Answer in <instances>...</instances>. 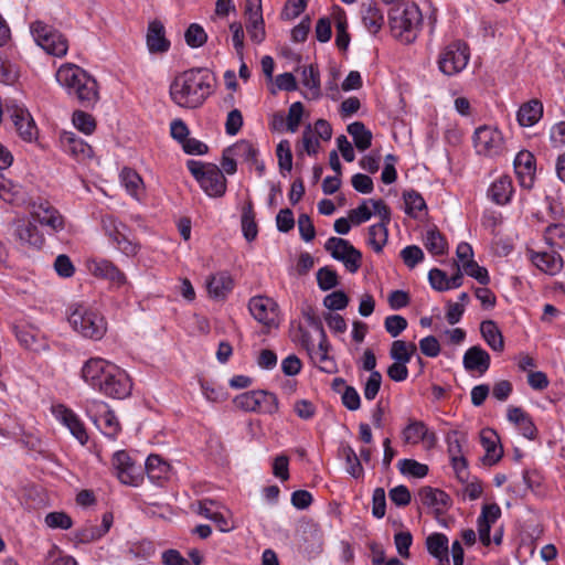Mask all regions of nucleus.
<instances>
[{
  "label": "nucleus",
  "mask_w": 565,
  "mask_h": 565,
  "mask_svg": "<svg viewBox=\"0 0 565 565\" xmlns=\"http://www.w3.org/2000/svg\"><path fill=\"white\" fill-rule=\"evenodd\" d=\"M81 377L94 390L111 398H125L131 393L128 374L116 364L102 359L90 358L82 366Z\"/></svg>",
  "instance_id": "f257e3e1"
},
{
  "label": "nucleus",
  "mask_w": 565,
  "mask_h": 565,
  "mask_svg": "<svg viewBox=\"0 0 565 565\" xmlns=\"http://www.w3.org/2000/svg\"><path fill=\"white\" fill-rule=\"evenodd\" d=\"M214 85L215 77L207 68H190L174 77L170 85V97L178 106L194 109L204 104Z\"/></svg>",
  "instance_id": "f03ea898"
},
{
  "label": "nucleus",
  "mask_w": 565,
  "mask_h": 565,
  "mask_svg": "<svg viewBox=\"0 0 565 565\" xmlns=\"http://www.w3.org/2000/svg\"><path fill=\"white\" fill-rule=\"evenodd\" d=\"M56 81L83 107H92L99 99L95 78L75 64L62 65L56 72Z\"/></svg>",
  "instance_id": "7ed1b4c3"
},
{
  "label": "nucleus",
  "mask_w": 565,
  "mask_h": 565,
  "mask_svg": "<svg viewBox=\"0 0 565 565\" xmlns=\"http://www.w3.org/2000/svg\"><path fill=\"white\" fill-rule=\"evenodd\" d=\"M388 10V26L393 38L411 44L418 38L423 26V14L414 2H394Z\"/></svg>",
  "instance_id": "20e7f679"
},
{
  "label": "nucleus",
  "mask_w": 565,
  "mask_h": 565,
  "mask_svg": "<svg viewBox=\"0 0 565 565\" xmlns=\"http://www.w3.org/2000/svg\"><path fill=\"white\" fill-rule=\"evenodd\" d=\"M186 167L209 196L221 198L225 194L227 181L216 164L189 160Z\"/></svg>",
  "instance_id": "39448f33"
},
{
  "label": "nucleus",
  "mask_w": 565,
  "mask_h": 565,
  "mask_svg": "<svg viewBox=\"0 0 565 565\" xmlns=\"http://www.w3.org/2000/svg\"><path fill=\"white\" fill-rule=\"evenodd\" d=\"M68 322L76 332L92 340H100L107 331L105 318L98 311L83 305L73 309Z\"/></svg>",
  "instance_id": "423d86ee"
},
{
  "label": "nucleus",
  "mask_w": 565,
  "mask_h": 565,
  "mask_svg": "<svg viewBox=\"0 0 565 565\" xmlns=\"http://www.w3.org/2000/svg\"><path fill=\"white\" fill-rule=\"evenodd\" d=\"M31 31L36 43L49 54L62 57L67 53L66 38L53 26L41 21L32 23Z\"/></svg>",
  "instance_id": "0eeeda50"
},
{
  "label": "nucleus",
  "mask_w": 565,
  "mask_h": 565,
  "mask_svg": "<svg viewBox=\"0 0 565 565\" xmlns=\"http://www.w3.org/2000/svg\"><path fill=\"white\" fill-rule=\"evenodd\" d=\"M105 234L113 244L125 255L135 256L138 253V244L130 237V230L114 215L106 214L100 220Z\"/></svg>",
  "instance_id": "6e6552de"
},
{
  "label": "nucleus",
  "mask_w": 565,
  "mask_h": 565,
  "mask_svg": "<svg viewBox=\"0 0 565 565\" xmlns=\"http://www.w3.org/2000/svg\"><path fill=\"white\" fill-rule=\"evenodd\" d=\"M469 57L468 45L458 40L443 49L438 57V67L443 74L454 76L466 68Z\"/></svg>",
  "instance_id": "1a4fd4ad"
},
{
  "label": "nucleus",
  "mask_w": 565,
  "mask_h": 565,
  "mask_svg": "<svg viewBox=\"0 0 565 565\" xmlns=\"http://www.w3.org/2000/svg\"><path fill=\"white\" fill-rule=\"evenodd\" d=\"M30 218L47 227L50 233H58L65 227V220L60 211L49 201L39 199L30 204Z\"/></svg>",
  "instance_id": "9d476101"
},
{
  "label": "nucleus",
  "mask_w": 565,
  "mask_h": 565,
  "mask_svg": "<svg viewBox=\"0 0 565 565\" xmlns=\"http://www.w3.org/2000/svg\"><path fill=\"white\" fill-rule=\"evenodd\" d=\"M113 467L116 476L124 484L138 487L142 480V469L131 460L128 452L124 450L116 451L113 456Z\"/></svg>",
  "instance_id": "9b49d317"
},
{
  "label": "nucleus",
  "mask_w": 565,
  "mask_h": 565,
  "mask_svg": "<svg viewBox=\"0 0 565 565\" xmlns=\"http://www.w3.org/2000/svg\"><path fill=\"white\" fill-rule=\"evenodd\" d=\"M476 151L484 156H498L503 151V137L497 128L482 126L473 135Z\"/></svg>",
  "instance_id": "f8f14e48"
},
{
  "label": "nucleus",
  "mask_w": 565,
  "mask_h": 565,
  "mask_svg": "<svg viewBox=\"0 0 565 565\" xmlns=\"http://www.w3.org/2000/svg\"><path fill=\"white\" fill-rule=\"evenodd\" d=\"M8 114L22 140L26 142L36 140L39 130L33 117L25 107L12 104L8 106Z\"/></svg>",
  "instance_id": "ddd939ff"
},
{
  "label": "nucleus",
  "mask_w": 565,
  "mask_h": 565,
  "mask_svg": "<svg viewBox=\"0 0 565 565\" xmlns=\"http://www.w3.org/2000/svg\"><path fill=\"white\" fill-rule=\"evenodd\" d=\"M248 310L250 315L264 326H278V305L266 296H255L249 299Z\"/></svg>",
  "instance_id": "4468645a"
},
{
  "label": "nucleus",
  "mask_w": 565,
  "mask_h": 565,
  "mask_svg": "<svg viewBox=\"0 0 565 565\" xmlns=\"http://www.w3.org/2000/svg\"><path fill=\"white\" fill-rule=\"evenodd\" d=\"M13 236L22 246L40 249L45 239L38 226L31 220H18L13 224Z\"/></svg>",
  "instance_id": "2eb2a0df"
},
{
  "label": "nucleus",
  "mask_w": 565,
  "mask_h": 565,
  "mask_svg": "<svg viewBox=\"0 0 565 565\" xmlns=\"http://www.w3.org/2000/svg\"><path fill=\"white\" fill-rule=\"evenodd\" d=\"M513 164L520 185L524 189H532L536 171V161L533 153L527 150L520 151Z\"/></svg>",
  "instance_id": "dca6fc26"
},
{
  "label": "nucleus",
  "mask_w": 565,
  "mask_h": 565,
  "mask_svg": "<svg viewBox=\"0 0 565 565\" xmlns=\"http://www.w3.org/2000/svg\"><path fill=\"white\" fill-rule=\"evenodd\" d=\"M527 255L532 264L547 275H556L563 269V258L556 250L535 252L529 249Z\"/></svg>",
  "instance_id": "f3484780"
},
{
  "label": "nucleus",
  "mask_w": 565,
  "mask_h": 565,
  "mask_svg": "<svg viewBox=\"0 0 565 565\" xmlns=\"http://www.w3.org/2000/svg\"><path fill=\"white\" fill-rule=\"evenodd\" d=\"M418 498L422 504L433 509L437 516L450 505V497L445 491L429 486L419 489Z\"/></svg>",
  "instance_id": "a211bd4d"
},
{
  "label": "nucleus",
  "mask_w": 565,
  "mask_h": 565,
  "mask_svg": "<svg viewBox=\"0 0 565 565\" xmlns=\"http://www.w3.org/2000/svg\"><path fill=\"white\" fill-rule=\"evenodd\" d=\"M402 439L407 445H418L420 441H428L430 445H434L436 435L428 430L424 422L409 419L406 427L402 430Z\"/></svg>",
  "instance_id": "6ab92c4d"
},
{
  "label": "nucleus",
  "mask_w": 565,
  "mask_h": 565,
  "mask_svg": "<svg viewBox=\"0 0 565 565\" xmlns=\"http://www.w3.org/2000/svg\"><path fill=\"white\" fill-rule=\"evenodd\" d=\"M147 46L150 53H166L170 49V41L166 38L164 25L153 20L148 25Z\"/></svg>",
  "instance_id": "aec40b11"
},
{
  "label": "nucleus",
  "mask_w": 565,
  "mask_h": 565,
  "mask_svg": "<svg viewBox=\"0 0 565 565\" xmlns=\"http://www.w3.org/2000/svg\"><path fill=\"white\" fill-rule=\"evenodd\" d=\"M462 363L467 371L483 374L490 367V355L480 345H473L463 354Z\"/></svg>",
  "instance_id": "412c9836"
},
{
  "label": "nucleus",
  "mask_w": 565,
  "mask_h": 565,
  "mask_svg": "<svg viewBox=\"0 0 565 565\" xmlns=\"http://www.w3.org/2000/svg\"><path fill=\"white\" fill-rule=\"evenodd\" d=\"M60 143L66 153L78 159L89 158L93 154L92 147L72 131H63Z\"/></svg>",
  "instance_id": "4be33fe9"
},
{
  "label": "nucleus",
  "mask_w": 565,
  "mask_h": 565,
  "mask_svg": "<svg viewBox=\"0 0 565 565\" xmlns=\"http://www.w3.org/2000/svg\"><path fill=\"white\" fill-rule=\"evenodd\" d=\"M480 443L486 451L482 458L484 465L492 466L497 463L502 455V447L499 445V437L492 429H483L480 434Z\"/></svg>",
  "instance_id": "5701e85b"
},
{
  "label": "nucleus",
  "mask_w": 565,
  "mask_h": 565,
  "mask_svg": "<svg viewBox=\"0 0 565 565\" xmlns=\"http://www.w3.org/2000/svg\"><path fill=\"white\" fill-rule=\"evenodd\" d=\"M331 345L328 338H320L318 347L311 348L308 352L311 361L319 366V369L327 373H333L335 371V363L329 356V350Z\"/></svg>",
  "instance_id": "b1692460"
},
{
  "label": "nucleus",
  "mask_w": 565,
  "mask_h": 565,
  "mask_svg": "<svg viewBox=\"0 0 565 565\" xmlns=\"http://www.w3.org/2000/svg\"><path fill=\"white\" fill-rule=\"evenodd\" d=\"M207 291L215 299H224L233 289L234 281L226 271L212 275L206 282Z\"/></svg>",
  "instance_id": "393cba45"
},
{
  "label": "nucleus",
  "mask_w": 565,
  "mask_h": 565,
  "mask_svg": "<svg viewBox=\"0 0 565 565\" xmlns=\"http://www.w3.org/2000/svg\"><path fill=\"white\" fill-rule=\"evenodd\" d=\"M57 417L61 418L62 423L70 429L72 435L82 444H86L88 435L83 423L78 417L68 408L60 405L57 407Z\"/></svg>",
  "instance_id": "a878e982"
},
{
  "label": "nucleus",
  "mask_w": 565,
  "mask_h": 565,
  "mask_svg": "<svg viewBox=\"0 0 565 565\" xmlns=\"http://www.w3.org/2000/svg\"><path fill=\"white\" fill-rule=\"evenodd\" d=\"M512 193V180L510 177L503 175L492 182L488 190V198L495 204L504 205L510 202Z\"/></svg>",
  "instance_id": "bb28decb"
},
{
  "label": "nucleus",
  "mask_w": 565,
  "mask_h": 565,
  "mask_svg": "<svg viewBox=\"0 0 565 565\" xmlns=\"http://www.w3.org/2000/svg\"><path fill=\"white\" fill-rule=\"evenodd\" d=\"M0 199L10 204L21 205L25 202L26 192L20 184L13 183L0 172Z\"/></svg>",
  "instance_id": "cd10ccee"
},
{
  "label": "nucleus",
  "mask_w": 565,
  "mask_h": 565,
  "mask_svg": "<svg viewBox=\"0 0 565 565\" xmlns=\"http://www.w3.org/2000/svg\"><path fill=\"white\" fill-rule=\"evenodd\" d=\"M542 116L543 104L539 99H531L524 103L516 114L518 121L522 127L535 125Z\"/></svg>",
  "instance_id": "c85d7f7f"
},
{
  "label": "nucleus",
  "mask_w": 565,
  "mask_h": 565,
  "mask_svg": "<svg viewBox=\"0 0 565 565\" xmlns=\"http://www.w3.org/2000/svg\"><path fill=\"white\" fill-rule=\"evenodd\" d=\"M480 332L487 344L493 351L502 352L504 350L503 335L494 321H482L480 324Z\"/></svg>",
  "instance_id": "c756f323"
},
{
  "label": "nucleus",
  "mask_w": 565,
  "mask_h": 565,
  "mask_svg": "<svg viewBox=\"0 0 565 565\" xmlns=\"http://www.w3.org/2000/svg\"><path fill=\"white\" fill-rule=\"evenodd\" d=\"M426 547L428 553L438 561L449 562L448 556V537L443 533H433L426 539Z\"/></svg>",
  "instance_id": "7c9ffc66"
},
{
  "label": "nucleus",
  "mask_w": 565,
  "mask_h": 565,
  "mask_svg": "<svg viewBox=\"0 0 565 565\" xmlns=\"http://www.w3.org/2000/svg\"><path fill=\"white\" fill-rule=\"evenodd\" d=\"M93 273L96 276L109 279L117 286H121L126 282L125 274L116 267L111 262L102 259L96 262L93 268Z\"/></svg>",
  "instance_id": "2f4dec72"
},
{
  "label": "nucleus",
  "mask_w": 565,
  "mask_h": 565,
  "mask_svg": "<svg viewBox=\"0 0 565 565\" xmlns=\"http://www.w3.org/2000/svg\"><path fill=\"white\" fill-rule=\"evenodd\" d=\"M145 470L150 480L159 482L160 480L168 478L170 465L159 455H150L146 460Z\"/></svg>",
  "instance_id": "473e14b6"
},
{
  "label": "nucleus",
  "mask_w": 565,
  "mask_h": 565,
  "mask_svg": "<svg viewBox=\"0 0 565 565\" xmlns=\"http://www.w3.org/2000/svg\"><path fill=\"white\" fill-rule=\"evenodd\" d=\"M120 181L132 198L139 200L143 194V181L134 169L124 168L120 172Z\"/></svg>",
  "instance_id": "72a5a7b5"
},
{
  "label": "nucleus",
  "mask_w": 565,
  "mask_h": 565,
  "mask_svg": "<svg viewBox=\"0 0 565 565\" xmlns=\"http://www.w3.org/2000/svg\"><path fill=\"white\" fill-rule=\"evenodd\" d=\"M349 135L353 138L355 147L360 151L369 149L372 145V132L361 121H354L347 127Z\"/></svg>",
  "instance_id": "f704fd0d"
},
{
  "label": "nucleus",
  "mask_w": 565,
  "mask_h": 565,
  "mask_svg": "<svg viewBox=\"0 0 565 565\" xmlns=\"http://www.w3.org/2000/svg\"><path fill=\"white\" fill-rule=\"evenodd\" d=\"M362 20L364 26L373 34H376L384 25L383 12L371 3L362 7Z\"/></svg>",
  "instance_id": "c9c22d12"
},
{
  "label": "nucleus",
  "mask_w": 565,
  "mask_h": 565,
  "mask_svg": "<svg viewBox=\"0 0 565 565\" xmlns=\"http://www.w3.org/2000/svg\"><path fill=\"white\" fill-rule=\"evenodd\" d=\"M302 85L310 90L309 95L305 97L309 99H318L321 96L320 90V73L318 67L310 64L302 70Z\"/></svg>",
  "instance_id": "e433bc0d"
},
{
  "label": "nucleus",
  "mask_w": 565,
  "mask_h": 565,
  "mask_svg": "<svg viewBox=\"0 0 565 565\" xmlns=\"http://www.w3.org/2000/svg\"><path fill=\"white\" fill-rule=\"evenodd\" d=\"M242 231L246 241L252 242L257 237L258 227L255 221V212L252 201H248L242 210Z\"/></svg>",
  "instance_id": "4c0bfd02"
},
{
  "label": "nucleus",
  "mask_w": 565,
  "mask_h": 565,
  "mask_svg": "<svg viewBox=\"0 0 565 565\" xmlns=\"http://www.w3.org/2000/svg\"><path fill=\"white\" fill-rule=\"evenodd\" d=\"M228 153H233L236 158L246 162L257 163L258 150L248 140L242 139L228 147Z\"/></svg>",
  "instance_id": "58836bf2"
},
{
  "label": "nucleus",
  "mask_w": 565,
  "mask_h": 565,
  "mask_svg": "<svg viewBox=\"0 0 565 565\" xmlns=\"http://www.w3.org/2000/svg\"><path fill=\"white\" fill-rule=\"evenodd\" d=\"M416 350L417 347L413 342L406 343L403 340H395L391 345L390 356L395 362L408 363Z\"/></svg>",
  "instance_id": "ea45409f"
},
{
  "label": "nucleus",
  "mask_w": 565,
  "mask_h": 565,
  "mask_svg": "<svg viewBox=\"0 0 565 565\" xmlns=\"http://www.w3.org/2000/svg\"><path fill=\"white\" fill-rule=\"evenodd\" d=\"M388 230L386 224L377 223L369 227V245L375 253H381L387 243Z\"/></svg>",
  "instance_id": "a19ab883"
},
{
  "label": "nucleus",
  "mask_w": 565,
  "mask_h": 565,
  "mask_svg": "<svg viewBox=\"0 0 565 565\" xmlns=\"http://www.w3.org/2000/svg\"><path fill=\"white\" fill-rule=\"evenodd\" d=\"M340 455L347 463V472L353 478H360L363 475V467L355 450L350 445L340 448Z\"/></svg>",
  "instance_id": "79ce46f5"
},
{
  "label": "nucleus",
  "mask_w": 565,
  "mask_h": 565,
  "mask_svg": "<svg viewBox=\"0 0 565 565\" xmlns=\"http://www.w3.org/2000/svg\"><path fill=\"white\" fill-rule=\"evenodd\" d=\"M403 199L405 202V213L411 217H417V212H422L427 207L424 198L417 191L404 192Z\"/></svg>",
  "instance_id": "37998d69"
},
{
  "label": "nucleus",
  "mask_w": 565,
  "mask_h": 565,
  "mask_svg": "<svg viewBox=\"0 0 565 565\" xmlns=\"http://www.w3.org/2000/svg\"><path fill=\"white\" fill-rule=\"evenodd\" d=\"M397 466L402 475L414 478H424L427 476L429 470L427 465L414 459H401Z\"/></svg>",
  "instance_id": "c03bdc74"
},
{
  "label": "nucleus",
  "mask_w": 565,
  "mask_h": 565,
  "mask_svg": "<svg viewBox=\"0 0 565 565\" xmlns=\"http://www.w3.org/2000/svg\"><path fill=\"white\" fill-rule=\"evenodd\" d=\"M184 39L190 47L198 49L206 43L207 34L200 24L192 23L186 29L184 33Z\"/></svg>",
  "instance_id": "a18cd8bd"
},
{
  "label": "nucleus",
  "mask_w": 565,
  "mask_h": 565,
  "mask_svg": "<svg viewBox=\"0 0 565 565\" xmlns=\"http://www.w3.org/2000/svg\"><path fill=\"white\" fill-rule=\"evenodd\" d=\"M258 401V412L265 414H275L278 412L279 402L274 393L258 390L256 391Z\"/></svg>",
  "instance_id": "49530a36"
},
{
  "label": "nucleus",
  "mask_w": 565,
  "mask_h": 565,
  "mask_svg": "<svg viewBox=\"0 0 565 565\" xmlns=\"http://www.w3.org/2000/svg\"><path fill=\"white\" fill-rule=\"evenodd\" d=\"M446 241L436 230H429L425 236V247L434 255H443L446 250Z\"/></svg>",
  "instance_id": "de8ad7c7"
},
{
  "label": "nucleus",
  "mask_w": 565,
  "mask_h": 565,
  "mask_svg": "<svg viewBox=\"0 0 565 565\" xmlns=\"http://www.w3.org/2000/svg\"><path fill=\"white\" fill-rule=\"evenodd\" d=\"M334 259L342 262L347 270L354 274L362 265V253L353 246L344 252L342 256H334Z\"/></svg>",
  "instance_id": "09e8293b"
},
{
  "label": "nucleus",
  "mask_w": 565,
  "mask_h": 565,
  "mask_svg": "<svg viewBox=\"0 0 565 565\" xmlns=\"http://www.w3.org/2000/svg\"><path fill=\"white\" fill-rule=\"evenodd\" d=\"M334 259L342 262L347 270L354 274L362 265V253L353 246L344 252L342 256H334Z\"/></svg>",
  "instance_id": "8fccbe9b"
},
{
  "label": "nucleus",
  "mask_w": 565,
  "mask_h": 565,
  "mask_svg": "<svg viewBox=\"0 0 565 565\" xmlns=\"http://www.w3.org/2000/svg\"><path fill=\"white\" fill-rule=\"evenodd\" d=\"M334 259L342 262L347 270L354 274L362 265V253L353 246L344 252L342 256H334Z\"/></svg>",
  "instance_id": "3c124183"
},
{
  "label": "nucleus",
  "mask_w": 565,
  "mask_h": 565,
  "mask_svg": "<svg viewBox=\"0 0 565 565\" xmlns=\"http://www.w3.org/2000/svg\"><path fill=\"white\" fill-rule=\"evenodd\" d=\"M72 120L74 126L85 135L93 134L96 128V121L94 117L83 110H75L73 113Z\"/></svg>",
  "instance_id": "603ef678"
},
{
  "label": "nucleus",
  "mask_w": 565,
  "mask_h": 565,
  "mask_svg": "<svg viewBox=\"0 0 565 565\" xmlns=\"http://www.w3.org/2000/svg\"><path fill=\"white\" fill-rule=\"evenodd\" d=\"M317 281L321 290H330L339 285L338 274L328 266L322 267L317 273Z\"/></svg>",
  "instance_id": "864d4df0"
},
{
  "label": "nucleus",
  "mask_w": 565,
  "mask_h": 565,
  "mask_svg": "<svg viewBox=\"0 0 565 565\" xmlns=\"http://www.w3.org/2000/svg\"><path fill=\"white\" fill-rule=\"evenodd\" d=\"M14 333L18 339V341L26 349L30 350H38L39 345V339L36 337V333L29 327H14Z\"/></svg>",
  "instance_id": "5fc2aeb1"
},
{
  "label": "nucleus",
  "mask_w": 565,
  "mask_h": 565,
  "mask_svg": "<svg viewBox=\"0 0 565 565\" xmlns=\"http://www.w3.org/2000/svg\"><path fill=\"white\" fill-rule=\"evenodd\" d=\"M44 522L51 529L68 530L73 526L71 516L62 511L47 513Z\"/></svg>",
  "instance_id": "6e6d98bb"
},
{
  "label": "nucleus",
  "mask_w": 565,
  "mask_h": 565,
  "mask_svg": "<svg viewBox=\"0 0 565 565\" xmlns=\"http://www.w3.org/2000/svg\"><path fill=\"white\" fill-rule=\"evenodd\" d=\"M258 401L256 391H248L237 395L233 402L237 408L245 412H258Z\"/></svg>",
  "instance_id": "4d7b16f0"
},
{
  "label": "nucleus",
  "mask_w": 565,
  "mask_h": 565,
  "mask_svg": "<svg viewBox=\"0 0 565 565\" xmlns=\"http://www.w3.org/2000/svg\"><path fill=\"white\" fill-rule=\"evenodd\" d=\"M278 166L281 171H290L292 168V153L288 140H281L276 149Z\"/></svg>",
  "instance_id": "13d9d810"
},
{
  "label": "nucleus",
  "mask_w": 565,
  "mask_h": 565,
  "mask_svg": "<svg viewBox=\"0 0 565 565\" xmlns=\"http://www.w3.org/2000/svg\"><path fill=\"white\" fill-rule=\"evenodd\" d=\"M384 327L391 337L396 338L407 328V320L403 316L392 315L385 318Z\"/></svg>",
  "instance_id": "bf43d9fd"
},
{
  "label": "nucleus",
  "mask_w": 565,
  "mask_h": 565,
  "mask_svg": "<svg viewBox=\"0 0 565 565\" xmlns=\"http://www.w3.org/2000/svg\"><path fill=\"white\" fill-rule=\"evenodd\" d=\"M303 114V105L300 102H296L290 105L288 109V115L286 118L287 130L290 132H296L300 125L301 118Z\"/></svg>",
  "instance_id": "052dcab7"
},
{
  "label": "nucleus",
  "mask_w": 565,
  "mask_h": 565,
  "mask_svg": "<svg viewBox=\"0 0 565 565\" xmlns=\"http://www.w3.org/2000/svg\"><path fill=\"white\" fill-rule=\"evenodd\" d=\"M401 258L408 268H414L424 259V253L417 245H409L401 250Z\"/></svg>",
  "instance_id": "680f3d73"
},
{
  "label": "nucleus",
  "mask_w": 565,
  "mask_h": 565,
  "mask_svg": "<svg viewBox=\"0 0 565 565\" xmlns=\"http://www.w3.org/2000/svg\"><path fill=\"white\" fill-rule=\"evenodd\" d=\"M103 537L98 525L88 524L74 533L77 543L87 544Z\"/></svg>",
  "instance_id": "e2e57ef3"
},
{
  "label": "nucleus",
  "mask_w": 565,
  "mask_h": 565,
  "mask_svg": "<svg viewBox=\"0 0 565 565\" xmlns=\"http://www.w3.org/2000/svg\"><path fill=\"white\" fill-rule=\"evenodd\" d=\"M462 269L481 285H487L490 280L488 270L479 266L475 260L463 263Z\"/></svg>",
  "instance_id": "0e129e2a"
},
{
  "label": "nucleus",
  "mask_w": 565,
  "mask_h": 565,
  "mask_svg": "<svg viewBox=\"0 0 565 565\" xmlns=\"http://www.w3.org/2000/svg\"><path fill=\"white\" fill-rule=\"evenodd\" d=\"M353 245L341 237H330L326 244L324 248L330 253L331 257L334 259V256H342L344 252H348Z\"/></svg>",
  "instance_id": "69168bd1"
},
{
  "label": "nucleus",
  "mask_w": 565,
  "mask_h": 565,
  "mask_svg": "<svg viewBox=\"0 0 565 565\" xmlns=\"http://www.w3.org/2000/svg\"><path fill=\"white\" fill-rule=\"evenodd\" d=\"M382 384V374L380 372H372L370 376L367 377L364 387H363V394L364 397L367 401H373L376 395L379 394V391L381 388Z\"/></svg>",
  "instance_id": "338daca9"
},
{
  "label": "nucleus",
  "mask_w": 565,
  "mask_h": 565,
  "mask_svg": "<svg viewBox=\"0 0 565 565\" xmlns=\"http://www.w3.org/2000/svg\"><path fill=\"white\" fill-rule=\"evenodd\" d=\"M348 303L349 297L342 290L333 291L323 299V305L330 310H342Z\"/></svg>",
  "instance_id": "774afa93"
}]
</instances>
